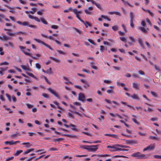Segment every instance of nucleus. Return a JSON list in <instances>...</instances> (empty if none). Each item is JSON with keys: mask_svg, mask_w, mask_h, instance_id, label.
Here are the masks:
<instances>
[{"mask_svg": "<svg viewBox=\"0 0 161 161\" xmlns=\"http://www.w3.org/2000/svg\"><path fill=\"white\" fill-rule=\"evenodd\" d=\"M132 157H136L138 159H145L148 158L146 154L142 153L140 152H137L131 154Z\"/></svg>", "mask_w": 161, "mask_h": 161, "instance_id": "obj_1", "label": "nucleus"}, {"mask_svg": "<svg viewBox=\"0 0 161 161\" xmlns=\"http://www.w3.org/2000/svg\"><path fill=\"white\" fill-rule=\"evenodd\" d=\"M119 147H120V145L119 144L115 145L112 146H108L107 147L108 148H111L112 149L110 150V151L112 152L119 151Z\"/></svg>", "mask_w": 161, "mask_h": 161, "instance_id": "obj_2", "label": "nucleus"}, {"mask_svg": "<svg viewBox=\"0 0 161 161\" xmlns=\"http://www.w3.org/2000/svg\"><path fill=\"white\" fill-rule=\"evenodd\" d=\"M98 145H93L88 146L87 150L89 152H96L98 148Z\"/></svg>", "mask_w": 161, "mask_h": 161, "instance_id": "obj_3", "label": "nucleus"}, {"mask_svg": "<svg viewBox=\"0 0 161 161\" xmlns=\"http://www.w3.org/2000/svg\"><path fill=\"white\" fill-rule=\"evenodd\" d=\"M19 47L21 49L22 52H23L25 55L30 56L34 59L37 60L38 59L36 57L33 56L31 53L26 52L25 51L23 50V49L25 48V47L20 46H19Z\"/></svg>", "mask_w": 161, "mask_h": 161, "instance_id": "obj_4", "label": "nucleus"}, {"mask_svg": "<svg viewBox=\"0 0 161 161\" xmlns=\"http://www.w3.org/2000/svg\"><path fill=\"white\" fill-rule=\"evenodd\" d=\"M47 90L50 92L51 93V94L54 95L56 97H57L58 99H60V97L59 95L56 92V91L53 90L51 88H47Z\"/></svg>", "mask_w": 161, "mask_h": 161, "instance_id": "obj_5", "label": "nucleus"}, {"mask_svg": "<svg viewBox=\"0 0 161 161\" xmlns=\"http://www.w3.org/2000/svg\"><path fill=\"white\" fill-rule=\"evenodd\" d=\"M155 148V144H151L148 146L144 148L143 150V152L147 150H153Z\"/></svg>", "mask_w": 161, "mask_h": 161, "instance_id": "obj_6", "label": "nucleus"}, {"mask_svg": "<svg viewBox=\"0 0 161 161\" xmlns=\"http://www.w3.org/2000/svg\"><path fill=\"white\" fill-rule=\"evenodd\" d=\"M85 97L84 94L82 93H80L79 94L78 100L82 102H85Z\"/></svg>", "mask_w": 161, "mask_h": 161, "instance_id": "obj_7", "label": "nucleus"}, {"mask_svg": "<svg viewBox=\"0 0 161 161\" xmlns=\"http://www.w3.org/2000/svg\"><path fill=\"white\" fill-rule=\"evenodd\" d=\"M73 11L76 15V17L80 20V21L83 23H84V21L81 19L79 14H77V9H74L73 10Z\"/></svg>", "mask_w": 161, "mask_h": 161, "instance_id": "obj_8", "label": "nucleus"}, {"mask_svg": "<svg viewBox=\"0 0 161 161\" xmlns=\"http://www.w3.org/2000/svg\"><path fill=\"white\" fill-rule=\"evenodd\" d=\"M93 9V8L92 7H90L88 8V9H85L84 10L85 12L87 14L89 15H92V12L90 11L89 10L92 11Z\"/></svg>", "mask_w": 161, "mask_h": 161, "instance_id": "obj_9", "label": "nucleus"}, {"mask_svg": "<svg viewBox=\"0 0 161 161\" xmlns=\"http://www.w3.org/2000/svg\"><path fill=\"white\" fill-rule=\"evenodd\" d=\"M3 36V37L0 36V40L2 41H7L8 40H10V38L8 37L6 35L4 34H2Z\"/></svg>", "mask_w": 161, "mask_h": 161, "instance_id": "obj_10", "label": "nucleus"}, {"mask_svg": "<svg viewBox=\"0 0 161 161\" xmlns=\"http://www.w3.org/2000/svg\"><path fill=\"white\" fill-rule=\"evenodd\" d=\"M129 39L131 40V42H129L128 44L130 46L134 45V43H135L136 42V39L132 36H130L129 37Z\"/></svg>", "mask_w": 161, "mask_h": 161, "instance_id": "obj_11", "label": "nucleus"}, {"mask_svg": "<svg viewBox=\"0 0 161 161\" xmlns=\"http://www.w3.org/2000/svg\"><path fill=\"white\" fill-rule=\"evenodd\" d=\"M95 156H97L99 157H106L110 156V155L108 154H93L91 156V157H93Z\"/></svg>", "mask_w": 161, "mask_h": 161, "instance_id": "obj_12", "label": "nucleus"}, {"mask_svg": "<svg viewBox=\"0 0 161 161\" xmlns=\"http://www.w3.org/2000/svg\"><path fill=\"white\" fill-rule=\"evenodd\" d=\"M126 143L127 144H130L133 145L134 143L137 144V142L136 141H134L132 140H126L125 141Z\"/></svg>", "mask_w": 161, "mask_h": 161, "instance_id": "obj_13", "label": "nucleus"}, {"mask_svg": "<svg viewBox=\"0 0 161 161\" xmlns=\"http://www.w3.org/2000/svg\"><path fill=\"white\" fill-rule=\"evenodd\" d=\"M140 84L136 82H134L132 84L133 87L136 89L139 90Z\"/></svg>", "mask_w": 161, "mask_h": 161, "instance_id": "obj_14", "label": "nucleus"}, {"mask_svg": "<svg viewBox=\"0 0 161 161\" xmlns=\"http://www.w3.org/2000/svg\"><path fill=\"white\" fill-rule=\"evenodd\" d=\"M139 28L141 31L144 33H147L148 32V28L145 29L142 26L140 27Z\"/></svg>", "mask_w": 161, "mask_h": 161, "instance_id": "obj_15", "label": "nucleus"}, {"mask_svg": "<svg viewBox=\"0 0 161 161\" xmlns=\"http://www.w3.org/2000/svg\"><path fill=\"white\" fill-rule=\"evenodd\" d=\"M104 135L105 136H111L114 138H117L118 137V136L115 134H105Z\"/></svg>", "mask_w": 161, "mask_h": 161, "instance_id": "obj_16", "label": "nucleus"}, {"mask_svg": "<svg viewBox=\"0 0 161 161\" xmlns=\"http://www.w3.org/2000/svg\"><path fill=\"white\" fill-rule=\"evenodd\" d=\"M142 9L145 12H147L150 14V15L151 16H152V17H153V16H154L152 12H151V11L149 10V9H145L144 8H142Z\"/></svg>", "mask_w": 161, "mask_h": 161, "instance_id": "obj_17", "label": "nucleus"}, {"mask_svg": "<svg viewBox=\"0 0 161 161\" xmlns=\"http://www.w3.org/2000/svg\"><path fill=\"white\" fill-rule=\"evenodd\" d=\"M120 103L126 105L128 107L132 108L133 110H135V108L133 106L128 104L126 102L121 101Z\"/></svg>", "mask_w": 161, "mask_h": 161, "instance_id": "obj_18", "label": "nucleus"}, {"mask_svg": "<svg viewBox=\"0 0 161 161\" xmlns=\"http://www.w3.org/2000/svg\"><path fill=\"white\" fill-rule=\"evenodd\" d=\"M4 45L7 47H8L9 46H10L12 47H14L13 43L12 42H8V43L4 44Z\"/></svg>", "mask_w": 161, "mask_h": 161, "instance_id": "obj_19", "label": "nucleus"}, {"mask_svg": "<svg viewBox=\"0 0 161 161\" xmlns=\"http://www.w3.org/2000/svg\"><path fill=\"white\" fill-rule=\"evenodd\" d=\"M20 67L22 69H23L24 70H28L29 71H30V69L29 68V66L28 65L27 66H26L25 65H21Z\"/></svg>", "mask_w": 161, "mask_h": 161, "instance_id": "obj_20", "label": "nucleus"}, {"mask_svg": "<svg viewBox=\"0 0 161 161\" xmlns=\"http://www.w3.org/2000/svg\"><path fill=\"white\" fill-rule=\"evenodd\" d=\"M142 38H138V42L139 43L140 46L142 47L143 48L144 47V45L143 44L142 42Z\"/></svg>", "mask_w": 161, "mask_h": 161, "instance_id": "obj_21", "label": "nucleus"}, {"mask_svg": "<svg viewBox=\"0 0 161 161\" xmlns=\"http://www.w3.org/2000/svg\"><path fill=\"white\" fill-rule=\"evenodd\" d=\"M26 74L29 76L33 77L34 79L36 80L37 79V77L35 76L33 74L29 72H26Z\"/></svg>", "mask_w": 161, "mask_h": 161, "instance_id": "obj_22", "label": "nucleus"}, {"mask_svg": "<svg viewBox=\"0 0 161 161\" xmlns=\"http://www.w3.org/2000/svg\"><path fill=\"white\" fill-rule=\"evenodd\" d=\"M23 152L22 150H20L16 151V153H14V155L15 156H18L21 153Z\"/></svg>", "mask_w": 161, "mask_h": 161, "instance_id": "obj_23", "label": "nucleus"}, {"mask_svg": "<svg viewBox=\"0 0 161 161\" xmlns=\"http://www.w3.org/2000/svg\"><path fill=\"white\" fill-rule=\"evenodd\" d=\"M132 116L134 117L132 119V120L133 122H135L136 124L137 125H139V123L137 121L136 119L135 118L136 117V116L134 115H132Z\"/></svg>", "mask_w": 161, "mask_h": 161, "instance_id": "obj_24", "label": "nucleus"}, {"mask_svg": "<svg viewBox=\"0 0 161 161\" xmlns=\"http://www.w3.org/2000/svg\"><path fill=\"white\" fill-rule=\"evenodd\" d=\"M63 79L66 80V82H65V83L66 84H72V83L70 81H69L68 80V79L66 77L64 76L63 77Z\"/></svg>", "mask_w": 161, "mask_h": 161, "instance_id": "obj_25", "label": "nucleus"}, {"mask_svg": "<svg viewBox=\"0 0 161 161\" xmlns=\"http://www.w3.org/2000/svg\"><path fill=\"white\" fill-rule=\"evenodd\" d=\"M22 145H25L26 147H29L31 146V145L29 142H23L22 143Z\"/></svg>", "mask_w": 161, "mask_h": 161, "instance_id": "obj_26", "label": "nucleus"}, {"mask_svg": "<svg viewBox=\"0 0 161 161\" xmlns=\"http://www.w3.org/2000/svg\"><path fill=\"white\" fill-rule=\"evenodd\" d=\"M50 58L52 59L53 60L55 61L57 63H60V60L58 59L53 57H49Z\"/></svg>", "mask_w": 161, "mask_h": 161, "instance_id": "obj_27", "label": "nucleus"}, {"mask_svg": "<svg viewBox=\"0 0 161 161\" xmlns=\"http://www.w3.org/2000/svg\"><path fill=\"white\" fill-rule=\"evenodd\" d=\"M61 135L62 136H65L70 138L75 137L76 136L75 135H71L67 134H61Z\"/></svg>", "mask_w": 161, "mask_h": 161, "instance_id": "obj_28", "label": "nucleus"}, {"mask_svg": "<svg viewBox=\"0 0 161 161\" xmlns=\"http://www.w3.org/2000/svg\"><path fill=\"white\" fill-rule=\"evenodd\" d=\"M86 28L88 27L87 25H88L90 27H91L92 26V24L90 23L88 21H86V22L84 21V23H83Z\"/></svg>", "mask_w": 161, "mask_h": 161, "instance_id": "obj_29", "label": "nucleus"}, {"mask_svg": "<svg viewBox=\"0 0 161 161\" xmlns=\"http://www.w3.org/2000/svg\"><path fill=\"white\" fill-rule=\"evenodd\" d=\"M130 20H133L135 18V16L133 13L132 12H130Z\"/></svg>", "mask_w": 161, "mask_h": 161, "instance_id": "obj_30", "label": "nucleus"}, {"mask_svg": "<svg viewBox=\"0 0 161 161\" xmlns=\"http://www.w3.org/2000/svg\"><path fill=\"white\" fill-rule=\"evenodd\" d=\"M63 138H60L58 139L54 138L53 140V141L54 142H60L63 140Z\"/></svg>", "mask_w": 161, "mask_h": 161, "instance_id": "obj_31", "label": "nucleus"}, {"mask_svg": "<svg viewBox=\"0 0 161 161\" xmlns=\"http://www.w3.org/2000/svg\"><path fill=\"white\" fill-rule=\"evenodd\" d=\"M131 97H132L134 99H139V98L138 97L136 94H134L133 95H131Z\"/></svg>", "mask_w": 161, "mask_h": 161, "instance_id": "obj_32", "label": "nucleus"}, {"mask_svg": "<svg viewBox=\"0 0 161 161\" xmlns=\"http://www.w3.org/2000/svg\"><path fill=\"white\" fill-rule=\"evenodd\" d=\"M64 125L67 128H69V126H71L72 127H76V126L75 125H73L72 124H70L69 125H68L66 124H64Z\"/></svg>", "mask_w": 161, "mask_h": 161, "instance_id": "obj_33", "label": "nucleus"}, {"mask_svg": "<svg viewBox=\"0 0 161 161\" xmlns=\"http://www.w3.org/2000/svg\"><path fill=\"white\" fill-rule=\"evenodd\" d=\"M41 20L42 22L45 25H47L48 24L47 22L46 21L44 18H41Z\"/></svg>", "mask_w": 161, "mask_h": 161, "instance_id": "obj_34", "label": "nucleus"}, {"mask_svg": "<svg viewBox=\"0 0 161 161\" xmlns=\"http://www.w3.org/2000/svg\"><path fill=\"white\" fill-rule=\"evenodd\" d=\"M20 34H22L23 35H26V33L25 32H22V31H18L15 32V34L18 35Z\"/></svg>", "mask_w": 161, "mask_h": 161, "instance_id": "obj_35", "label": "nucleus"}, {"mask_svg": "<svg viewBox=\"0 0 161 161\" xmlns=\"http://www.w3.org/2000/svg\"><path fill=\"white\" fill-rule=\"evenodd\" d=\"M43 45H44L45 46H46V47L48 48L50 50H53V49L48 44L44 42L43 44Z\"/></svg>", "mask_w": 161, "mask_h": 161, "instance_id": "obj_36", "label": "nucleus"}, {"mask_svg": "<svg viewBox=\"0 0 161 161\" xmlns=\"http://www.w3.org/2000/svg\"><path fill=\"white\" fill-rule=\"evenodd\" d=\"M43 45H44L45 46H46V47L48 48L50 50H53V49L48 44L44 42L43 44Z\"/></svg>", "mask_w": 161, "mask_h": 161, "instance_id": "obj_37", "label": "nucleus"}, {"mask_svg": "<svg viewBox=\"0 0 161 161\" xmlns=\"http://www.w3.org/2000/svg\"><path fill=\"white\" fill-rule=\"evenodd\" d=\"M33 11H30L29 13H30L31 14H34V13L36 12V8H32L31 9Z\"/></svg>", "mask_w": 161, "mask_h": 161, "instance_id": "obj_38", "label": "nucleus"}, {"mask_svg": "<svg viewBox=\"0 0 161 161\" xmlns=\"http://www.w3.org/2000/svg\"><path fill=\"white\" fill-rule=\"evenodd\" d=\"M34 40H35L37 42H38L39 43H42V44H43L44 42H43L41 40H40L39 39H38L37 38H34Z\"/></svg>", "mask_w": 161, "mask_h": 161, "instance_id": "obj_39", "label": "nucleus"}, {"mask_svg": "<svg viewBox=\"0 0 161 161\" xmlns=\"http://www.w3.org/2000/svg\"><path fill=\"white\" fill-rule=\"evenodd\" d=\"M3 108H5V109L7 110H8V111H9V114H11V113H13V111H11L10 108H6V106L5 105H4L3 106Z\"/></svg>", "mask_w": 161, "mask_h": 161, "instance_id": "obj_40", "label": "nucleus"}, {"mask_svg": "<svg viewBox=\"0 0 161 161\" xmlns=\"http://www.w3.org/2000/svg\"><path fill=\"white\" fill-rule=\"evenodd\" d=\"M143 110L145 112H151L153 111V109L152 108H148L147 110L145 109H143Z\"/></svg>", "mask_w": 161, "mask_h": 161, "instance_id": "obj_41", "label": "nucleus"}, {"mask_svg": "<svg viewBox=\"0 0 161 161\" xmlns=\"http://www.w3.org/2000/svg\"><path fill=\"white\" fill-rule=\"evenodd\" d=\"M13 140L11 141H6L4 142L5 144H10L11 145H13Z\"/></svg>", "mask_w": 161, "mask_h": 161, "instance_id": "obj_42", "label": "nucleus"}, {"mask_svg": "<svg viewBox=\"0 0 161 161\" xmlns=\"http://www.w3.org/2000/svg\"><path fill=\"white\" fill-rule=\"evenodd\" d=\"M101 17L102 18H103L104 19H107L109 21H110L111 20L109 18H108L106 16H105L103 15H101Z\"/></svg>", "mask_w": 161, "mask_h": 161, "instance_id": "obj_43", "label": "nucleus"}, {"mask_svg": "<svg viewBox=\"0 0 161 161\" xmlns=\"http://www.w3.org/2000/svg\"><path fill=\"white\" fill-rule=\"evenodd\" d=\"M44 11V10L43 9H41L40 11H38L37 12V14L38 15H42L43 14L42 12Z\"/></svg>", "mask_w": 161, "mask_h": 161, "instance_id": "obj_44", "label": "nucleus"}, {"mask_svg": "<svg viewBox=\"0 0 161 161\" xmlns=\"http://www.w3.org/2000/svg\"><path fill=\"white\" fill-rule=\"evenodd\" d=\"M120 40L121 41L124 42L125 43H126L127 42V39H126V38H125V37H120Z\"/></svg>", "mask_w": 161, "mask_h": 161, "instance_id": "obj_45", "label": "nucleus"}, {"mask_svg": "<svg viewBox=\"0 0 161 161\" xmlns=\"http://www.w3.org/2000/svg\"><path fill=\"white\" fill-rule=\"evenodd\" d=\"M7 34L10 36H15V35H16L15 33H11L8 32H7Z\"/></svg>", "mask_w": 161, "mask_h": 161, "instance_id": "obj_46", "label": "nucleus"}, {"mask_svg": "<svg viewBox=\"0 0 161 161\" xmlns=\"http://www.w3.org/2000/svg\"><path fill=\"white\" fill-rule=\"evenodd\" d=\"M6 96L7 97L9 102H11L12 101L10 96L8 93L6 94Z\"/></svg>", "mask_w": 161, "mask_h": 161, "instance_id": "obj_47", "label": "nucleus"}, {"mask_svg": "<svg viewBox=\"0 0 161 161\" xmlns=\"http://www.w3.org/2000/svg\"><path fill=\"white\" fill-rule=\"evenodd\" d=\"M95 5L100 10H102V8L101 7V5L100 4L95 3Z\"/></svg>", "mask_w": 161, "mask_h": 161, "instance_id": "obj_48", "label": "nucleus"}, {"mask_svg": "<svg viewBox=\"0 0 161 161\" xmlns=\"http://www.w3.org/2000/svg\"><path fill=\"white\" fill-rule=\"evenodd\" d=\"M112 29L114 31H117L118 30V27L116 25H114L112 27Z\"/></svg>", "mask_w": 161, "mask_h": 161, "instance_id": "obj_49", "label": "nucleus"}, {"mask_svg": "<svg viewBox=\"0 0 161 161\" xmlns=\"http://www.w3.org/2000/svg\"><path fill=\"white\" fill-rule=\"evenodd\" d=\"M150 93L153 97H157V95L155 92L151 91Z\"/></svg>", "mask_w": 161, "mask_h": 161, "instance_id": "obj_50", "label": "nucleus"}, {"mask_svg": "<svg viewBox=\"0 0 161 161\" xmlns=\"http://www.w3.org/2000/svg\"><path fill=\"white\" fill-rule=\"evenodd\" d=\"M52 73V68H50L48 69L46 71V73L47 74H51Z\"/></svg>", "mask_w": 161, "mask_h": 161, "instance_id": "obj_51", "label": "nucleus"}, {"mask_svg": "<svg viewBox=\"0 0 161 161\" xmlns=\"http://www.w3.org/2000/svg\"><path fill=\"white\" fill-rule=\"evenodd\" d=\"M29 27L33 28L34 29H36L37 28V26L35 25H29V24L28 26Z\"/></svg>", "mask_w": 161, "mask_h": 161, "instance_id": "obj_52", "label": "nucleus"}, {"mask_svg": "<svg viewBox=\"0 0 161 161\" xmlns=\"http://www.w3.org/2000/svg\"><path fill=\"white\" fill-rule=\"evenodd\" d=\"M58 150V149L57 148H54V147H51L49 148V151H56Z\"/></svg>", "mask_w": 161, "mask_h": 161, "instance_id": "obj_53", "label": "nucleus"}, {"mask_svg": "<svg viewBox=\"0 0 161 161\" xmlns=\"http://www.w3.org/2000/svg\"><path fill=\"white\" fill-rule=\"evenodd\" d=\"M9 63L7 62H2L0 64V65L2 66L3 65H8Z\"/></svg>", "mask_w": 161, "mask_h": 161, "instance_id": "obj_54", "label": "nucleus"}, {"mask_svg": "<svg viewBox=\"0 0 161 161\" xmlns=\"http://www.w3.org/2000/svg\"><path fill=\"white\" fill-rule=\"evenodd\" d=\"M42 96L46 98H49V95L46 93H43L42 94Z\"/></svg>", "mask_w": 161, "mask_h": 161, "instance_id": "obj_55", "label": "nucleus"}, {"mask_svg": "<svg viewBox=\"0 0 161 161\" xmlns=\"http://www.w3.org/2000/svg\"><path fill=\"white\" fill-rule=\"evenodd\" d=\"M73 28L77 32H78L79 34H81L82 33V31L79 30L75 28Z\"/></svg>", "mask_w": 161, "mask_h": 161, "instance_id": "obj_56", "label": "nucleus"}, {"mask_svg": "<svg viewBox=\"0 0 161 161\" xmlns=\"http://www.w3.org/2000/svg\"><path fill=\"white\" fill-rule=\"evenodd\" d=\"M74 86L75 88L79 89L81 90H82V87L80 86L75 85Z\"/></svg>", "mask_w": 161, "mask_h": 161, "instance_id": "obj_57", "label": "nucleus"}, {"mask_svg": "<svg viewBox=\"0 0 161 161\" xmlns=\"http://www.w3.org/2000/svg\"><path fill=\"white\" fill-rule=\"evenodd\" d=\"M51 28H52L53 29H57L58 28V26L57 25H52L51 26Z\"/></svg>", "mask_w": 161, "mask_h": 161, "instance_id": "obj_58", "label": "nucleus"}, {"mask_svg": "<svg viewBox=\"0 0 161 161\" xmlns=\"http://www.w3.org/2000/svg\"><path fill=\"white\" fill-rule=\"evenodd\" d=\"M88 41L92 44L95 45V43L93 40L89 39H88Z\"/></svg>", "mask_w": 161, "mask_h": 161, "instance_id": "obj_59", "label": "nucleus"}, {"mask_svg": "<svg viewBox=\"0 0 161 161\" xmlns=\"http://www.w3.org/2000/svg\"><path fill=\"white\" fill-rule=\"evenodd\" d=\"M122 2L124 3L125 5H130V3L127 1H125L124 0H121Z\"/></svg>", "mask_w": 161, "mask_h": 161, "instance_id": "obj_60", "label": "nucleus"}, {"mask_svg": "<svg viewBox=\"0 0 161 161\" xmlns=\"http://www.w3.org/2000/svg\"><path fill=\"white\" fill-rule=\"evenodd\" d=\"M88 145H84L82 146L81 147V148H83L84 149H86L87 150V148H88Z\"/></svg>", "mask_w": 161, "mask_h": 161, "instance_id": "obj_61", "label": "nucleus"}, {"mask_svg": "<svg viewBox=\"0 0 161 161\" xmlns=\"http://www.w3.org/2000/svg\"><path fill=\"white\" fill-rule=\"evenodd\" d=\"M43 78L45 79L46 81L48 84H50L51 83L49 82V81L48 80L47 78L45 76H43Z\"/></svg>", "mask_w": 161, "mask_h": 161, "instance_id": "obj_62", "label": "nucleus"}, {"mask_svg": "<svg viewBox=\"0 0 161 161\" xmlns=\"http://www.w3.org/2000/svg\"><path fill=\"white\" fill-rule=\"evenodd\" d=\"M36 66L37 68L40 69L41 68V65L39 63H36Z\"/></svg>", "mask_w": 161, "mask_h": 161, "instance_id": "obj_63", "label": "nucleus"}, {"mask_svg": "<svg viewBox=\"0 0 161 161\" xmlns=\"http://www.w3.org/2000/svg\"><path fill=\"white\" fill-rule=\"evenodd\" d=\"M29 23L27 22L24 21L22 22V25L23 26H28Z\"/></svg>", "mask_w": 161, "mask_h": 161, "instance_id": "obj_64", "label": "nucleus"}]
</instances>
